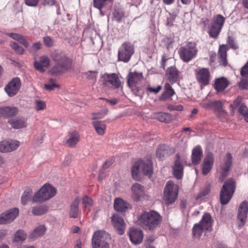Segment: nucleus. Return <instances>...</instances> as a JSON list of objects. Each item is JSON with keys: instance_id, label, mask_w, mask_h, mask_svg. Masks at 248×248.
Segmentation results:
<instances>
[{"instance_id": "obj_63", "label": "nucleus", "mask_w": 248, "mask_h": 248, "mask_svg": "<svg viewBox=\"0 0 248 248\" xmlns=\"http://www.w3.org/2000/svg\"><path fill=\"white\" fill-rule=\"evenodd\" d=\"M201 106L206 110H212V101L202 103Z\"/></svg>"}, {"instance_id": "obj_15", "label": "nucleus", "mask_w": 248, "mask_h": 248, "mask_svg": "<svg viewBox=\"0 0 248 248\" xmlns=\"http://www.w3.org/2000/svg\"><path fill=\"white\" fill-rule=\"evenodd\" d=\"M248 212V202L243 201L239 205L238 210L237 220L238 227L241 228L245 224Z\"/></svg>"}, {"instance_id": "obj_9", "label": "nucleus", "mask_w": 248, "mask_h": 248, "mask_svg": "<svg viewBox=\"0 0 248 248\" xmlns=\"http://www.w3.org/2000/svg\"><path fill=\"white\" fill-rule=\"evenodd\" d=\"M134 53V46L130 42H124L118 50V60L128 62Z\"/></svg>"}, {"instance_id": "obj_57", "label": "nucleus", "mask_w": 248, "mask_h": 248, "mask_svg": "<svg viewBox=\"0 0 248 248\" xmlns=\"http://www.w3.org/2000/svg\"><path fill=\"white\" fill-rule=\"evenodd\" d=\"M240 75L243 78H248V61L241 68Z\"/></svg>"}, {"instance_id": "obj_43", "label": "nucleus", "mask_w": 248, "mask_h": 248, "mask_svg": "<svg viewBox=\"0 0 248 248\" xmlns=\"http://www.w3.org/2000/svg\"><path fill=\"white\" fill-rule=\"evenodd\" d=\"M225 22V18L221 15L217 14L213 17L211 23L222 29Z\"/></svg>"}, {"instance_id": "obj_10", "label": "nucleus", "mask_w": 248, "mask_h": 248, "mask_svg": "<svg viewBox=\"0 0 248 248\" xmlns=\"http://www.w3.org/2000/svg\"><path fill=\"white\" fill-rule=\"evenodd\" d=\"M109 237L108 234L104 231L95 232L92 238L93 248H108V243L107 241Z\"/></svg>"}, {"instance_id": "obj_23", "label": "nucleus", "mask_w": 248, "mask_h": 248, "mask_svg": "<svg viewBox=\"0 0 248 248\" xmlns=\"http://www.w3.org/2000/svg\"><path fill=\"white\" fill-rule=\"evenodd\" d=\"M50 65V60L46 56L44 55L40 57L39 61H35L34 67L36 70L40 72L43 73L46 68Z\"/></svg>"}, {"instance_id": "obj_54", "label": "nucleus", "mask_w": 248, "mask_h": 248, "mask_svg": "<svg viewBox=\"0 0 248 248\" xmlns=\"http://www.w3.org/2000/svg\"><path fill=\"white\" fill-rule=\"evenodd\" d=\"M242 97L241 96H238L231 104L230 106V108H232V109L236 108L237 107L240 106L243 103H242Z\"/></svg>"}, {"instance_id": "obj_52", "label": "nucleus", "mask_w": 248, "mask_h": 248, "mask_svg": "<svg viewBox=\"0 0 248 248\" xmlns=\"http://www.w3.org/2000/svg\"><path fill=\"white\" fill-rule=\"evenodd\" d=\"M156 237L152 235H150L149 236H147L144 241V244L145 246L146 247V248H148L149 247H154L153 246H152L151 244L155 241V240Z\"/></svg>"}, {"instance_id": "obj_51", "label": "nucleus", "mask_w": 248, "mask_h": 248, "mask_svg": "<svg viewBox=\"0 0 248 248\" xmlns=\"http://www.w3.org/2000/svg\"><path fill=\"white\" fill-rule=\"evenodd\" d=\"M31 190L24 192L21 198V202L23 205H26L27 204V202L31 198Z\"/></svg>"}, {"instance_id": "obj_61", "label": "nucleus", "mask_w": 248, "mask_h": 248, "mask_svg": "<svg viewBox=\"0 0 248 248\" xmlns=\"http://www.w3.org/2000/svg\"><path fill=\"white\" fill-rule=\"evenodd\" d=\"M162 89V87L160 85H158L156 88H153L151 87H148L146 89L147 91L150 93H154L155 94H157L159 93Z\"/></svg>"}, {"instance_id": "obj_16", "label": "nucleus", "mask_w": 248, "mask_h": 248, "mask_svg": "<svg viewBox=\"0 0 248 248\" xmlns=\"http://www.w3.org/2000/svg\"><path fill=\"white\" fill-rule=\"evenodd\" d=\"M111 221L117 233L120 235L123 234L126 225L123 217L117 214H114L111 217Z\"/></svg>"}, {"instance_id": "obj_34", "label": "nucleus", "mask_w": 248, "mask_h": 248, "mask_svg": "<svg viewBox=\"0 0 248 248\" xmlns=\"http://www.w3.org/2000/svg\"><path fill=\"white\" fill-rule=\"evenodd\" d=\"M69 138L66 140V143L70 147H73L79 141V135L76 131H73L68 134Z\"/></svg>"}, {"instance_id": "obj_42", "label": "nucleus", "mask_w": 248, "mask_h": 248, "mask_svg": "<svg viewBox=\"0 0 248 248\" xmlns=\"http://www.w3.org/2000/svg\"><path fill=\"white\" fill-rule=\"evenodd\" d=\"M212 110L224 116L226 114V111L222 108V103L219 100L212 101Z\"/></svg>"}, {"instance_id": "obj_49", "label": "nucleus", "mask_w": 248, "mask_h": 248, "mask_svg": "<svg viewBox=\"0 0 248 248\" xmlns=\"http://www.w3.org/2000/svg\"><path fill=\"white\" fill-rule=\"evenodd\" d=\"M108 110L106 109L102 111L93 112L91 114L92 120H95L104 118L108 113Z\"/></svg>"}, {"instance_id": "obj_18", "label": "nucleus", "mask_w": 248, "mask_h": 248, "mask_svg": "<svg viewBox=\"0 0 248 248\" xmlns=\"http://www.w3.org/2000/svg\"><path fill=\"white\" fill-rule=\"evenodd\" d=\"M132 198L135 202H139L144 198L145 190L143 186L138 183L133 184L131 187Z\"/></svg>"}, {"instance_id": "obj_32", "label": "nucleus", "mask_w": 248, "mask_h": 248, "mask_svg": "<svg viewBox=\"0 0 248 248\" xmlns=\"http://www.w3.org/2000/svg\"><path fill=\"white\" fill-rule=\"evenodd\" d=\"M179 73L180 72L175 66H170L166 70V75L170 82L172 83H175L178 80Z\"/></svg>"}, {"instance_id": "obj_8", "label": "nucleus", "mask_w": 248, "mask_h": 248, "mask_svg": "<svg viewBox=\"0 0 248 248\" xmlns=\"http://www.w3.org/2000/svg\"><path fill=\"white\" fill-rule=\"evenodd\" d=\"M178 187L174 186L172 181H169L165 187L164 190L163 200L167 204L173 203L177 198Z\"/></svg>"}, {"instance_id": "obj_6", "label": "nucleus", "mask_w": 248, "mask_h": 248, "mask_svg": "<svg viewBox=\"0 0 248 248\" xmlns=\"http://www.w3.org/2000/svg\"><path fill=\"white\" fill-rule=\"evenodd\" d=\"M235 189V183L233 179L226 181L222 186L220 194V203L225 205L231 199Z\"/></svg>"}, {"instance_id": "obj_38", "label": "nucleus", "mask_w": 248, "mask_h": 248, "mask_svg": "<svg viewBox=\"0 0 248 248\" xmlns=\"http://www.w3.org/2000/svg\"><path fill=\"white\" fill-rule=\"evenodd\" d=\"M228 85V81L225 78H221L216 79L215 83V88L217 92L223 91Z\"/></svg>"}, {"instance_id": "obj_13", "label": "nucleus", "mask_w": 248, "mask_h": 248, "mask_svg": "<svg viewBox=\"0 0 248 248\" xmlns=\"http://www.w3.org/2000/svg\"><path fill=\"white\" fill-rule=\"evenodd\" d=\"M103 84L106 86L113 89L119 88L121 85V82L118 76L115 73L105 74L102 76Z\"/></svg>"}, {"instance_id": "obj_62", "label": "nucleus", "mask_w": 248, "mask_h": 248, "mask_svg": "<svg viewBox=\"0 0 248 248\" xmlns=\"http://www.w3.org/2000/svg\"><path fill=\"white\" fill-rule=\"evenodd\" d=\"M39 0H24L25 3L31 7H35L37 5Z\"/></svg>"}, {"instance_id": "obj_27", "label": "nucleus", "mask_w": 248, "mask_h": 248, "mask_svg": "<svg viewBox=\"0 0 248 248\" xmlns=\"http://www.w3.org/2000/svg\"><path fill=\"white\" fill-rule=\"evenodd\" d=\"M130 208V204L120 198L115 199L114 202V208L115 210L119 212H125Z\"/></svg>"}, {"instance_id": "obj_56", "label": "nucleus", "mask_w": 248, "mask_h": 248, "mask_svg": "<svg viewBox=\"0 0 248 248\" xmlns=\"http://www.w3.org/2000/svg\"><path fill=\"white\" fill-rule=\"evenodd\" d=\"M34 104H35V109L38 111L44 110L46 108V103L44 101L40 100H35Z\"/></svg>"}, {"instance_id": "obj_50", "label": "nucleus", "mask_w": 248, "mask_h": 248, "mask_svg": "<svg viewBox=\"0 0 248 248\" xmlns=\"http://www.w3.org/2000/svg\"><path fill=\"white\" fill-rule=\"evenodd\" d=\"M45 88L48 91H52L54 90L56 88H59L60 85L56 84L54 82V80L51 78L49 79L48 81V83L47 84H45L44 85Z\"/></svg>"}, {"instance_id": "obj_40", "label": "nucleus", "mask_w": 248, "mask_h": 248, "mask_svg": "<svg viewBox=\"0 0 248 248\" xmlns=\"http://www.w3.org/2000/svg\"><path fill=\"white\" fill-rule=\"evenodd\" d=\"M48 209L46 204H40L34 206L32 209V213L35 216H41L46 214Z\"/></svg>"}, {"instance_id": "obj_47", "label": "nucleus", "mask_w": 248, "mask_h": 248, "mask_svg": "<svg viewBox=\"0 0 248 248\" xmlns=\"http://www.w3.org/2000/svg\"><path fill=\"white\" fill-rule=\"evenodd\" d=\"M26 238V234L23 231L19 230H18L14 237V241L16 242H22Z\"/></svg>"}, {"instance_id": "obj_41", "label": "nucleus", "mask_w": 248, "mask_h": 248, "mask_svg": "<svg viewBox=\"0 0 248 248\" xmlns=\"http://www.w3.org/2000/svg\"><path fill=\"white\" fill-rule=\"evenodd\" d=\"M46 229L44 225H40L36 227L30 234V237L31 239H36L44 234Z\"/></svg>"}, {"instance_id": "obj_64", "label": "nucleus", "mask_w": 248, "mask_h": 248, "mask_svg": "<svg viewBox=\"0 0 248 248\" xmlns=\"http://www.w3.org/2000/svg\"><path fill=\"white\" fill-rule=\"evenodd\" d=\"M248 81L245 80V79H242L239 83V86L240 88L241 89H245L248 88Z\"/></svg>"}, {"instance_id": "obj_59", "label": "nucleus", "mask_w": 248, "mask_h": 248, "mask_svg": "<svg viewBox=\"0 0 248 248\" xmlns=\"http://www.w3.org/2000/svg\"><path fill=\"white\" fill-rule=\"evenodd\" d=\"M175 19V16L170 14L169 17H168L166 20V25L168 27H171L173 25V22Z\"/></svg>"}, {"instance_id": "obj_1", "label": "nucleus", "mask_w": 248, "mask_h": 248, "mask_svg": "<svg viewBox=\"0 0 248 248\" xmlns=\"http://www.w3.org/2000/svg\"><path fill=\"white\" fill-rule=\"evenodd\" d=\"M50 57L56 63L50 70L52 74H60L72 68L73 60L64 52L55 50L51 53Z\"/></svg>"}, {"instance_id": "obj_33", "label": "nucleus", "mask_w": 248, "mask_h": 248, "mask_svg": "<svg viewBox=\"0 0 248 248\" xmlns=\"http://www.w3.org/2000/svg\"><path fill=\"white\" fill-rule=\"evenodd\" d=\"M92 124L99 135L103 136L105 134L107 129V125L104 122L96 121L93 122Z\"/></svg>"}, {"instance_id": "obj_46", "label": "nucleus", "mask_w": 248, "mask_h": 248, "mask_svg": "<svg viewBox=\"0 0 248 248\" xmlns=\"http://www.w3.org/2000/svg\"><path fill=\"white\" fill-rule=\"evenodd\" d=\"M82 204L84 208L88 209L90 211L93 204V201L91 198L87 196H84L82 199Z\"/></svg>"}, {"instance_id": "obj_14", "label": "nucleus", "mask_w": 248, "mask_h": 248, "mask_svg": "<svg viewBox=\"0 0 248 248\" xmlns=\"http://www.w3.org/2000/svg\"><path fill=\"white\" fill-rule=\"evenodd\" d=\"M21 85L20 78H15L5 86L4 90L9 96L13 97L18 93L20 89Z\"/></svg>"}, {"instance_id": "obj_22", "label": "nucleus", "mask_w": 248, "mask_h": 248, "mask_svg": "<svg viewBox=\"0 0 248 248\" xmlns=\"http://www.w3.org/2000/svg\"><path fill=\"white\" fill-rule=\"evenodd\" d=\"M129 236L132 243L137 245L142 242L143 233L142 231L139 229L131 228L129 231Z\"/></svg>"}, {"instance_id": "obj_7", "label": "nucleus", "mask_w": 248, "mask_h": 248, "mask_svg": "<svg viewBox=\"0 0 248 248\" xmlns=\"http://www.w3.org/2000/svg\"><path fill=\"white\" fill-rule=\"evenodd\" d=\"M197 52L195 44L188 42L186 46L180 47L178 54L183 62H188L196 56Z\"/></svg>"}, {"instance_id": "obj_17", "label": "nucleus", "mask_w": 248, "mask_h": 248, "mask_svg": "<svg viewBox=\"0 0 248 248\" xmlns=\"http://www.w3.org/2000/svg\"><path fill=\"white\" fill-rule=\"evenodd\" d=\"M18 209L14 208L6 211L0 215V224H4L11 222L17 216Z\"/></svg>"}, {"instance_id": "obj_45", "label": "nucleus", "mask_w": 248, "mask_h": 248, "mask_svg": "<svg viewBox=\"0 0 248 248\" xmlns=\"http://www.w3.org/2000/svg\"><path fill=\"white\" fill-rule=\"evenodd\" d=\"M125 16L124 12L121 9H115L113 12L112 20L117 22H120Z\"/></svg>"}, {"instance_id": "obj_12", "label": "nucleus", "mask_w": 248, "mask_h": 248, "mask_svg": "<svg viewBox=\"0 0 248 248\" xmlns=\"http://www.w3.org/2000/svg\"><path fill=\"white\" fill-rule=\"evenodd\" d=\"M186 162L185 157L181 158L179 154L176 155V158L172 167L173 174L175 178L179 180L182 178L184 173V164Z\"/></svg>"}, {"instance_id": "obj_28", "label": "nucleus", "mask_w": 248, "mask_h": 248, "mask_svg": "<svg viewBox=\"0 0 248 248\" xmlns=\"http://www.w3.org/2000/svg\"><path fill=\"white\" fill-rule=\"evenodd\" d=\"M228 50V47L225 45H222L219 46L218 52V62L220 65L226 66L228 64L227 60V51Z\"/></svg>"}, {"instance_id": "obj_19", "label": "nucleus", "mask_w": 248, "mask_h": 248, "mask_svg": "<svg viewBox=\"0 0 248 248\" xmlns=\"http://www.w3.org/2000/svg\"><path fill=\"white\" fill-rule=\"evenodd\" d=\"M175 152L174 148L163 144L159 145L156 151V156L160 159H163Z\"/></svg>"}, {"instance_id": "obj_5", "label": "nucleus", "mask_w": 248, "mask_h": 248, "mask_svg": "<svg viewBox=\"0 0 248 248\" xmlns=\"http://www.w3.org/2000/svg\"><path fill=\"white\" fill-rule=\"evenodd\" d=\"M56 189L49 184H46L37 192L34 193L31 201L32 202H42L53 197L56 193Z\"/></svg>"}, {"instance_id": "obj_60", "label": "nucleus", "mask_w": 248, "mask_h": 248, "mask_svg": "<svg viewBox=\"0 0 248 248\" xmlns=\"http://www.w3.org/2000/svg\"><path fill=\"white\" fill-rule=\"evenodd\" d=\"M167 108L170 111L172 110H177V111H181L183 109V107L181 105H169L168 106Z\"/></svg>"}, {"instance_id": "obj_4", "label": "nucleus", "mask_w": 248, "mask_h": 248, "mask_svg": "<svg viewBox=\"0 0 248 248\" xmlns=\"http://www.w3.org/2000/svg\"><path fill=\"white\" fill-rule=\"evenodd\" d=\"M213 220L211 215L204 214L201 221L195 224L192 228V236L199 239L203 232H210L212 230Z\"/></svg>"}, {"instance_id": "obj_53", "label": "nucleus", "mask_w": 248, "mask_h": 248, "mask_svg": "<svg viewBox=\"0 0 248 248\" xmlns=\"http://www.w3.org/2000/svg\"><path fill=\"white\" fill-rule=\"evenodd\" d=\"M43 41L44 45L47 47H51L54 45V41L52 38L49 36H46L43 38Z\"/></svg>"}, {"instance_id": "obj_36", "label": "nucleus", "mask_w": 248, "mask_h": 248, "mask_svg": "<svg viewBox=\"0 0 248 248\" xmlns=\"http://www.w3.org/2000/svg\"><path fill=\"white\" fill-rule=\"evenodd\" d=\"M8 123L15 129H20L26 127V121L24 118H16L10 120Z\"/></svg>"}, {"instance_id": "obj_30", "label": "nucleus", "mask_w": 248, "mask_h": 248, "mask_svg": "<svg viewBox=\"0 0 248 248\" xmlns=\"http://www.w3.org/2000/svg\"><path fill=\"white\" fill-rule=\"evenodd\" d=\"M80 202L79 197L75 198L73 201L69 212V216L71 218H76L78 217L79 212V204Z\"/></svg>"}, {"instance_id": "obj_37", "label": "nucleus", "mask_w": 248, "mask_h": 248, "mask_svg": "<svg viewBox=\"0 0 248 248\" xmlns=\"http://www.w3.org/2000/svg\"><path fill=\"white\" fill-rule=\"evenodd\" d=\"M153 117L161 122L167 123H170L172 120V116L170 114L162 112L154 113Z\"/></svg>"}, {"instance_id": "obj_35", "label": "nucleus", "mask_w": 248, "mask_h": 248, "mask_svg": "<svg viewBox=\"0 0 248 248\" xmlns=\"http://www.w3.org/2000/svg\"><path fill=\"white\" fill-rule=\"evenodd\" d=\"M6 35L12 38L14 40H15L19 42L20 44L23 45L25 47H28L29 46V44L25 37L18 33L8 32L6 33Z\"/></svg>"}, {"instance_id": "obj_39", "label": "nucleus", "mask_w": 248, "mask_h": 248, "mask_svg": "<svg viewBox=\"0 0 248 248\" xmlns=\"http://www.w3.org/2000/svg\"><path fill=\"white\" fill-rule=\"evenodd\" d=\"M222 29L211 23L207 31L210 37L216 39L218 38Z\"/></svg>"}, {"instance_id": "obj_26", "label": "nucleus", "mask_w": 248, "mask_h": 248, "mask_svg": "<svg viewBox=\"0 0 248 248\" xmlns=\"http://www.w3.org/2000/svg\"><path fill=\"white\" fill-rule=\"evenodd\" d=\"M203 156V152L202 147L200 145L195 147L192 151L191 154L192 163L194 165L199 164Z\"/></svg>"}, {"instance_id": "obj_20", "label": "nucleus", "mask_w": 248, "mask_h": 248, "mask_svg": "<svg viewBox=\"0 0 248 248\" xmlns=\"http://www.w3.org/2000/svg\"><path fill=\"white\" fill-rule=\"evenodd\" d=\"M214 162V155L209 153L205 156L202 164V171L203 175L208 174L211 170Z\"/></svg>"}, {"instance_id": "obj_44", "label": "nucleus", "mask_w": 248, "mask_h": 248, "mask_svg": "<svg viewBox=\"0 0 248 248\" xmlns=\"http://www.w3.org/2000/svg\"><path fill=\"white\" fill-rule=\"evenodd\" d=\"M113 0H93V6L100 11L103 7H106L108 4L111 3Z\"/></svg>"}, {"instance_id": "obj_29", "label": "nucleus", "mask_w": 248, "mask_h": 248, "mask_svg": "<svg viewBox=\"0 0 248 248\" xmlns=\"http://www.w3.org/2000/svg\"><path fill=\"white\" fill-rule=\"evenodd\" d=\"M175 94V92L169 83H165L164 91L160 95L159 99L161 101H166L171 99V97Z\"/></svg>"}, {"instance_id": "obj_2", "label": "nucleus", "mask_w": 248, "mask_h": 248, "mask_svg": "<svg viewBox=\"0 0 248 248\" xmlns=\"http://www.w3.org/2000/svg\"><path fill=\"white\" fill-rule=\"evenodd\" d=\"M162 220L161 216L154 210L144 212L138 218L140 225L145 230L154 231L160 227Z\"/></svg>"}, {"instance_id": "obj_3", "label": "nucleus", "mask_w": 248, "mask_h": 248, "mask_svg": "<svg viewBox=\"0 0 248 248\" xmlns=\"http://www.w3.org/2000/svg\"><path fill=\"white\" fill-rule=\"evenodd\" d=\"M153 172V164L151 160L144 161L142 159H139L135 162L131 170L132 177L136 180L140 179V173L151 177Z\"/></svg>"}, {"instance_id": "obj_24", "label": "nucleus", "mask_w": 248, "mask_h": 248, "mask_svg": "<svg viewBox=\"0 0 248 248\" xmlns=\"http://www.w3.org/2000/svg\"><path fill=\"white\" fill-rule=\"evenodd\" d=\"M19 146L18 141L0 142V152H10L16 150Z\"/></svg>"}, {"instance_id": "obj_58", "label": "nucleus", "mask_w": 248, "mask_h": 248, "mask_svg": "<svg viewBox=\"0 0 248 248\" xmlns=\"http://www.w3.org/2000/svg\"><path fill=\"white\" fill-rule=\"evenodd\" d=\"M238 112L243 116L248 112V108L245 103H242L238 108Z\"/></svg>"}, {"instance_id": "obj_48", "label": "nucleus", "mask_w": 248, "mask_h": 248, "mask_svg": "<svg viewBox=\"0 0 248 248\" xmlns=\"http://www.w3.org/2000/svg\"><path fill=\"white\" fill-rule=\"evenodd\" d=\"M10 46L14 50L15 52L18 55L23 54L25 51L24 49L16 42H12L10 44Z\"/></svg>"}, {"instance_id": "obj_11", "label": "nucleus", "mask_w": 248, "mask_h": 248, "mask_svg": "<svg viewBox=\"0 0 248 248\" xmlns=\"http://www.w3.org/2000/svg\"><path fill=\"white\" fill-rule=\"evenodd\" d=\"M196 80L201 88L209 84L211 75L209 69L206 68H199L195 70Z\"/></svg>"}, {"instance_id": "obj_25", "label": "nucleus", "mask_w": 248, "mask_h": 248, "mask_svg": "<svg viewBox=\"0 0 248 248\" xmlns=\"http://www.w3.org/2000/svg\"><path fill=\"white\" fill-rule=\"evenodd\" d=\"M142 73L136 72H130L127 76V84L130 88L135 86L136 84L143 79Z\"/></svg>"}, {"instance_id": "obj_31", "label": "nucleus", "mask_w": 248, "mask_h": 248, "mask_svg": "<svg viewBox=\"0 0 248 248\" xmlns=\"http://www.w3.org/2000/svg\"><path fill=\"white\" fill-rule=\"evenodd\" d=\"M18 111L16 107H4L0 108V117L8 118L16 115Z\"/></svg>"}, {"instance_id": "obj_21", "label": "nucleus", "mask_w": 248, "mask_h": 248, "mask_svg": "<svg viewBox=\"0 0 248 248\" xmlns=\"http://www.w3.org/2000/svg\"><path fill=\"white\" fill-rule=\"evenodd\" d=\"M224 163L221 166V177L223 180L227 175L232 163V157L230 153H227L223 159Z\"/></svg>"}, {"instance_id": "obj_55", "label": "nucleus", "mask_w": 248, "mask_h": 248, "mask_svg": "<svg viewBox=\"0 0 248 248\" xmlns=\"http://www.w3.org/2000/svg\"><path fill=\"white\" fill-rule=\"evenodd\" d=\"M227 43L230 48L236 50L238 48V46L236 44L232 36H228L227 40Z\"/></svg>"}]
</instances>
